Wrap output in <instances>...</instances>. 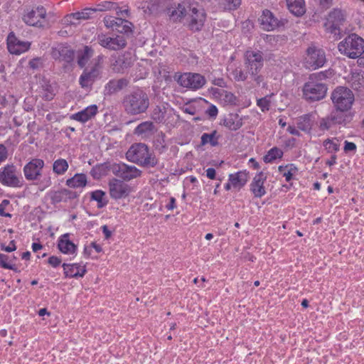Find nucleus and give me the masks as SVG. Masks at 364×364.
I'll list each match as a JSON object with an SVG mask.
<instances>
[{
	"label": "nucleus",
	"mask_w": 364,
	"mask_h": 364,
	"mask_svg": "<svg viewBox=\"0 0 364 364\" xmlns=\"http://www.w3.org/2000/svg\"><path fill=\"white\" fill-rule=\"evenodd\" d=\"M109 170L114 175L123 181H129L141 175V171L134 166L127 165L124 163L113 164L110 165Z\"/></svg>",
	"instance_id": "nucleus-11"
},
{
	"label": "nucleus",
	"mask_w": 364,
	"mask_h": 364,
	"mask_svg": "<svg viewBox=\"0 0 364 364\" xmlns=\"http://www.w3.org/2000/svg\"><path fill=\"white\" fill-rule=\"evenodd\" d=\"M289 11L296 16H302L305 11L304 0H286Z\"/></svg>",
	"instance_id": "nucleus-31"
},
{
	"label": "nucleus",
	"mask_w": 364,
	"mask_h": 364,
	"mask_svg": "<svg viewBox=\"0 0 364 364\" xmlns=\"http://www.w3.org/2000/svg\"><path fill=\"white\" fill-rule=\"evenodd\" d=\"M28 65L33 70L38 69L42 65V60L41 58H33L29 61Z\"/></svg>",
	"instance_id": "nucleus-54"
},
{
	"label": "nucleus",
	"mask_w": 364,
	"mask_h": 364,
	"mask_svg": "<svg viewBox=\"0 0 364 364\" xmlns=\"http://www.w3.org/2000/svg\"><path fill=\"white\" fill-rule=\"evenodd\" d=\"M245 65L252 79L257 84H259L263 80L262 76L257 75L263 67L262 53L259 51H247L245 53Z\"/></svg>",
	"instance_id": "nucleus-7"
},
{
	"label": "nucleus",
	"mask_w": 364,
	"mask_h": 364,
	"mask_svg": "<svg viewBox=\"0 0 364 364\" xmlns=\"http://www.w3.org/2000/svg\"><path fill=\"white\" fill-rule=\"evenodd\" d=\"M69 167L68 161L64 159L55 160L53 164V171L58 175L64 174Z\"/></svg>",
	"instance_id": "nucleus-42"
},
{
	"label": "nucleus",
	"mask_w": 364,
	"mask_h": 364,
	"mask_svg": "<svg viewBox=\"0 0 364 364\" xmlns=\"http://www.w3.org/2000/svg\"><path fill=\"white\" fill-rule=\"evenodd\" d=\"M166 109L164 106H156L152 112L151 117L156 123H163L165 121Z\"/></svg>",
	"instance_id": "nucleus-39"
},
{
	"label": "nucleus",
	"mask_w": 364,
	"mask_h": 364,
	"mask_svg": "<svg viewBox=\"0 0 364 364\" xmlns=\"http://www.w3.org/2000/svg\"><path fill=\"white\" fill-rule=\"evenodd\" d=\"M206 176L210 179H215L216 177V171L213 168H208L206 170Z\"/></svg>",
	"instance_id": "nucleus-61"
},
{
	"label": "nucleus",
	"mask_w": 364,
	"mask_h": 364,
	"mask_svg": "<svg viewBox=\"0 0 364 364\" xmlns=\"http://www.w3.org/2000/svg\"><path fill=\"white\" fill-rule=\"evenodd\" d=\"M232 75L236 81H245L247 78V73L238 68L232 71Z\"/></svg>",
	"instance_id": "nucleus-51"
},
{
	"label": "nucleus",
	"mask_w": 364,
	"mask_h": 364,
	"mask_svg": "<svg viewBox=\"0 0 364 364\" xmlns=\"http://www.w3.org/2000/svg\"><path fill=\"white\" fill-rule=\"evenodd\" d=\"M127 159L144 168H154L159 164V159L149 146L144 143L132 144L126 153Z\"/></svg>",
	"instance_id": "nucleus-3"
},
{
	"label": "nucleus",
	"mask_w": 364,
	"mask_h": 364,
	"mask_svg": "<svg viewBox=\"0 0 364 364\" xmlns=\"http://www.w3.org/2000/svg\"><path fill=\"white\" fill-rule=\"evenodd\" d=\"M257 105L261 108L262 111H267L269 109L270 100L268 97H264L257 100Z\"/></svg>",
	"instance_id": "nucleus-50"
},
{
	"label": "nucleus",
	"mask_w": 364,
	"mask_h": 364,
	"mask_svg": "<svg viewBox=\"0 0 364 364\" xmlns=\"http://www.w3.org/2000/svg\"><path fill=\"white\" fill-rule=\"evenodd\" d=\"M287 131L292 135L299 136L300 134L299 130L294 126H289Z\"/></svg>",
	"instance_id": "nucleus-64"
},
{
	"label": "nucleus",
	"mask_w": 364,
	"mask_h": 364,
	"mask_svg": "<svg viewBox=\"0 0 364 364\" xmlns=\"http://www.w3.org/2000/svg\"><path fill=\"white\" fill-rule=\"evenodd\" d=\"M102 230L105 235V239H109L112 236V231L109 230L107 225H103L102 227Z\"/></svg>",
	"instance_id": "nucleus-62"
},
{
	"label": "nucleus",
	"mask_w": 364,
	"mask_h": 364,
	"mask_svg": "<svg viewBox=\"0 0 364 364\" xmlns=\"http://www.w3.org/2000/svg\"><path fill=\"white\" fill-rule=\"evenodd\" d=\"M283 156L282 149L274 146L268 151L263 159L265 163H271L277 159H281Z\"/></svg>",
	"instance_id": "nucleus-44"
},
{
	"label": "nucleus",
	"mask_w": 364,
	"mask_h": 364,
	"mask_svg": "<svg viewBox=\"0 0 364 364\" xmlns=\"http://www.w3.org/2000/svg\"><path fill=\"white\" fill-rule=\"evenodd\" d=\"M297 170V168L295 166H293V165H291L290 169L287 172H284L283 173V176L285 177L287 181H290L292 178L293 172H295Z\"/></svg>",
	"instance_id": "nucleus-58"
},
{
	"label": "nucleus",
	"mask_w": 364,
	"mask_h": 364,
	"mask_svg": "<svg viewBox=\"0 0 364 364\" xmlns=\"http://www.w3.org/2000/svg\"><path fill=\"white\" fill-rule=\"evenodd\" d=\"M49 196L51 203L55 205L62 201H66L68 199L75 198L77 193L68 189L63 188L59 191H51Z\"/></svg>",
	"instance_id": "nucleus-25"
},
{
	"label": "nucleus",
	"mask_w": 364,
	"mask_h": 364,
	"mask_svg": "<svg viewBox=\"0 0 364 364\" xmlns=\"http://www.w3.org/2000/svg\"><path fill=\"white\" fill-rule=\"evenodd\" d=\"M7 157L8 151L6 147L3 144H0V164L4 161Z\"/></svg>",
	"instance_id": "nucleus-55"
},
{
	"label": "nucleus",
	"mask_w": 364,
	"mask_h": 364,
	"mask_svg": "<svg viewBox=\"0 0 364 364\" xmlns=\"http://www.w3.org/2000/svg\"><path fill=\"white\" fill-rule=\"evenodd\" d=\"M220 8L228 11L237 10L240 4L241 0H217Z\"/></svg>",
	"instance_id": "nucleus-43"
},
{
	"label": "nucleus",
	"mask_w": 364,
	"mask_h": 364,
	"mask_svg": "<svg viewBox=\"0 0 364 364\" xmlns=\"http://www.w3.org/2000/svg\"><path fill=\"white\" fill-rule=\"evenodd\" d=\"M323 146L329 153L336 152L339 150L340 143L336 138L333 139H327L323 141Z\"/></svg>",
	"instance_id": "nucleus-46"
},
{
	"label": "nucleus",
	"mask_w": 364,
	"mask_h": 364,
	"mask_svg": "<svg viewBox=\"0 0 364 364\" xmlns=\"http://www.w3.org/2000/svg\"><path fill=\"white\" fill-rule=\"evenodd\" d=\"M338 50L350 58H357L364 52V40L355 33H351L339 43Z\"/></svg>",
	"instance_id": "nucleus-4"
},
{
	"label": "nucleus",
	"mask_w": 364,
	"mask_h": 364,
	"mask_svg": "<svg viewBox=\"0 0 364 364\" xmlns=\"http://www.w3.org/2000/svg\"><path fill=\"white\" fill-rule=\"evenodd\" d=\"M170 16L173 21H181L186 17L187 25L193 32L199 31L204 26L206 19V13L204 9L197 2H183L170 11Z\"/></svg>",
	"instance_id": "nucleus-1"
},
{
	"label": "nucleus",
	"mask_w": 364,
	"mask_h": 364,
	"mask_svg": "<svg viewBox=\"0 0 364 364\" xmlns=\"http://www.w3.org/2000/svg\"><path fill=\"white\" fill-rule=\"evenodd\" d=\"M64 274L65 277H82L86 272L85 266H81L80 264H63Z\"/></svg>",
	"instance_id": "nucleus-26"
},
{
	"label": "nucleus",
	"mask_w": 364,
	"mask_h": 364,
	"mask_svg": "<svg viewBox=\"0 0 364 364\" xmlns=\"http://www.w3.org/2000/svg\"><path fill=\"white\" fill-rule=\"evenodd\" d=\"M46 15V9L43 6H38L25 14L23 21L28 26L41 28L44 26Z\"/></svg>",
	"instance_id": "nucleus-14"
},
{
	"label": "nucleus",
	"mask_w": 364,
	"mask_h": 364,
	"mask_svg": "<svg viewBox=\"0 0 364 364\" xmlns=\"http://www.w3.org/2000/svg\"><path fill=\"white\" fill-rule=\"evenodd\" d=\"M98 74L99 71L96 64L89 70L85 69L80 77V84L82 87H88Z\"/></svg>",
	"instance_id": "nucleus-30"
},
{
	"label": "nucleus",
	"mask_w": 364,
	"mask_h": 364,
	"mask_svg": "<svg viewBox=\"0 0 364 364\" xmlns=\"http://www.w3.org/2000/svg\"><path fill=\"white\" fill-rule=\"evenodd\" d=\"M218 138L216 130H213L210 134L204 133L201 136L200 144L203 146L210 144L212 146H216L218 145Z\"/></svg>",
	"instance_id": "nucleus-41"
},
{
	"label": "nucleus",
	"mask_w": 364,
	"mask_h": 364,
	"mask_svg": "<svg viewBox=\"0 0 364 364\" xmlns=\"http://www.w3.org/2000/svg\"><path fill=\"white\" fill-rule=\"evenodd\" d=\"M218 110L216 106L211 105L208 109L206 110V113L210 117H215L218 114Z\"/></svg>",
	"instance_id": "nucleus-59"
},
{
	"label": "nucleus",
	"mask_w": 364,
	"mask_h": 364,
	"mask_svg": "<svg viewBox=\"0 0 364 364\" xmlns=\"http://www.w3.org/2000/svg\"><path fill=\"white\" fill-rule=\"evenodd\" d=\"M94 50L92 47L85 46L82 50L77 51V64L80 68H84L89 60L93 56Z\"/></svg>",
	"instance_id": "nucleus-33"
},
{
	"label": "nucleus",
	"mask_w": 364,
	"mask_h": 364,
	"mask_svg": "<svg viewBox=\"0 0 364 364\" xmlns=\"http://www.w3.org/2000/svg\"><path fill=\"white\" fill-rule=\"evenodd\" d=\"M165 138V134L163 132H160L154 140V146L159 154H162L167 149Z\"/></svg>",
	"instance_id": "nucleus-40"
},
{
	"label": "nucleus",
	"mask_w": 364,
	"mask_h": 364,
	"mask_svg": "<svg viewBox=\"0 0 364 364\" xmlns=\"http://www.w3.org/2000/svg\"><path fill=\"white\" fill-rule=\"evenodd\" d=\"M0 183L8 187L21 188L24 181L17 167L11 164L0 168Z\"/></svg>",
	"instance_id": "nucleus-6"
},
{
	"label": "nucleus",
	"mask_w": 364,
	"mask_h": 364,
	"mask_svg": "<svg viewBox=\"0 0 364 364\" xmlns=\"http://www.w3.org/2000/svg\"><path fill=\"white\" fill-rule=\"evenodd\" d=\"M51 56L55 60L64 61L69 63L74 59V51L70 46L60 44L52 49Z\"/></svg>",
	"instance_id": "nucleus-19"
},
{
	"label": "nucleus",
	"mask_w": 364,
	"mask_h": 364,
	"mask_svg": "<svg viewBox=\"0 0 364 364\" xmlns=\"http://www.w3.org/2000/svg\"><path fill=\"white\" fill-rule=\"evenodd\" d=\"M117 17L114 16H107L104 18V23L107 28H111L112 30H115L117 24L114 21H116Z\"/></svg>",
	"instance_id": "nucleus-52"
},
{
	"label": "nucleus",
	"mask_w": 364,
	"mask_h": 364,
	"mask_svg": "<svg viewBox=\"0 0 364 364\" xmlns=\"http://www.w3.org/2000/svg\"><path fill=\"white\" fill-rule=\"evenodd\" d=\"M351 87L358 91L364 90V72H353L349 79Z\"/></svg>",
	"instance_id": "nucleus-34"
},
{
	"label": "nucleus",
	"mask_w": 364,
	"mask_h": 364,
	"mask_svg": "<svg viewBox=\"0 0 364 364\" xmlns=\"http://www.w3.org/2000/svg\"><path fill=\"white\" fill-rule=\"evenodd\" d=\"M347 111H341L340 109H335L332 111L330 116V120H331L335 125L346 124L349 121L350 116L346 114Z\"/></svg>",
	"instance_id": "nucleus-36"
},
{
	"label": "nucleus",
	"mask_w": 364,
	"mask_h": 364,
	"mask_svg": "<svg viewBox=\"0 0 364 364\" xmlns=\"http://www.w3.org/2000/svg\"><path fill=\"white\" fill-rule=\"evenodd\" d=\"M12 260L10 259V257L0 253V267L11 269L16 272H19L20 270L16 267L15 264H11Z\"/></svg>",
	"instance_id": "nucleus-45"
},
{
	"label": "nucleus",
	"mask_w": 364,
	"mask_h": 364,
	"mask_svg": "<svg viewBox=\"0 0 364 364\" xmlns=\"http://www.w3.org/2000/svg\"><path fill=\"white\" fill-rule=\"evenodd\" d=\"M1 250L7 252H11L16 250V246L15 245L14 240H11L9 243V245L5 246L4 245H1Z\"/></svg>",
	"instance_id": "nucleus-56"
},
{
	"label": "nucleus",
	"mask_w": 364,
	"mask_h": 364,
	"mask_svg": "<svg viewBox=\"0 0 364 364\" xmlns=\"http://www.w3.org/2000/svg\"><path fill=\"white\" fill-rule=\"evenodd\" d=\"M97 40L101 46L111 50H118L127 46V40L123 36H117L112 38L105 34H100L97 36Z\"/></svg>",
	"instance_id": "nucleus-16"
},
{
	"label": "nucleus",
	"mask_w": 364,
	"mask_h": 364,
	"mask_svg": "<svg viewBox=\"0 0 364 364\" xmlns=\"http://www.w3.org/2000/svg\"><path fill=\"white\" fill-rule=\"evenodd\" d=\"M156 132V127L151 121H145L138 124L134 130V134L141 138H148Z\"/></svg>",
	"instance_id": "nucleus-27"
},
{
	"label": "nucleus",
	"mask_w": 364,
	"mask_h": 364,
	"mask_svg": "<svg viewBox=\"0 0 364 364\" xmlns=\"http://www.w3.org/2000/svg\"><path fill=\"white\" fill-rule=\"evenodd\" d=\"M87 184V176L84 173H76L66 181V185L70 188H82Z\"/></svg>",
	"instance_id": "nucleus-35"
},
{
	"label": "nucleus",
	"mask_w": 364,
	"mask_h": 364,
	"mask_svg": "<svg viewBox=\"0 0 364 364\" xmlns=\"http://www.w3.org/2000/svg\"><path fill=\"white\" fill-rule=\"evenodd\" d=\"M129 80L127 78L110 80L105 87V92L107 95H112L128 87Z\"/></svg>",
	"instance_id": "nucleus-22"
},
{
	"label": "nucleus",
	"mask_w": 364,
	"mask_h": 364,
	"mask_svg": "<svg viewBox=\"0 0 364 364\" xmlns=\"http://www.w3.org/2000/svg\"><path fill=\"white\" fill-rule=\"evenodd\" d=\"M109 194L112 198L119 199L129 195V186L122 181L112 178L109 182Z\"/></svg>",
	"instance_id": "nucleus-18"
},
{
	"label": "nucleus",
	"mask_w": 364,
	"mask_h": 364,
	"mask_svg": "<svg viewBox=\"0 0 364 364\" xmlns=\"http://www.w3.org/2000/svg\"><path fill=\"white\" fill-rule=\"evenodd\" d=\"M259 21L262 28L265 31H273L279 26V20L267 9L262 11V14L259 18Z\"/></svg>",
	"instance_id": "nucleus-21"
},
{
	"label": "nucleus",
	"mask_w": 364,
	"mask_h": 364,
	"mask_svg": "<svg viewBox=\"0 0 364 364\" xmlns=\"http://www.w3.org/2000/svg\"><path fill=\"white\" fill-rule=\"evenodd\" d=\"M228 181L234 188L240 190L248 181V173L246 171H240L228 176Z\"/></svg>",
	"instance_id": "nucleus-28"
},
{
	"label": "nucleus",
	"mask_w": 364,
	"mask_h": 364,
	"mask_svg": "<svg viewBox=\"0 0 364 364\" xmlns=\"http://www.w3.org/2000/svg\"><path fill=\"white\" fill-rule=\"evenodd\" d=\"M98 108L97 105H92L80 112L73 114L70 116L71 119L85 123L94 117L97 113Z\"/></svg>",
	"instance_id": "nucleus-24"
},
{
	"label": "nucleus",
	"mask_w": 364,
	"mask_h": 364,
	"mask_svg": "<svg viewBox=\"0 0 364 364\" xmlns=\"http://www.w3.org/2000/svg\"><path fill=\"white\" fill-rule=\"evenodd\" d=\"M114 22L117 24L114 31L120 33L128 34L129 33H132L131 26H132V23L129 21L123 19L122 18H117L116 21Z\"/></svg>",
	"instance_id": "nucleus-38"
},
{
	"label": "nucleus",
	"mask_w": 364,
	"mask_h": 364,
	"mask_svg": "<svg viewBox=\"0 0 364 364\" xmlns=\"http://www.w3.org/2000/svg\"><path fill=\"white\" fill-rule=\"evenodd\" d=\"M45 166L44 161L41 159H33L23 167V173L28 181L38 180L42 175Z\"/></svg>",
	"instance_id": "nucleus-15"
},
{
	"label": "nucleus",
	"mask_w": 364,
	"mask_h": 364,
	"mask_svg": "<svg viewBox=\"0 0 364 364\" xmlns=\"http://www.w3.org/2000/svg\"><path fill=\"white\" fill-rule=\"evenodd\" d=\"M105 194V192H103L102 191H95L91 193V199L98 203H101Z\"/></svg>",
	"instance_id": "nucleus-53"
},
{
	"label": "nucleus",
	"mask_w": 364,
	"mask_h": 364,
	"mask_svg": "<svg viewBox=\"0 0 364 364\" xmlns=\"http://www.w3.org/2000/svg\"><path fill=\"white\" fill-rule=\"evenodd\" d=\"M48 262L53 267H57L60 264L61 259L56 256H51L48 258Z\"/></svg>",
	"instance_id": "nucleus-57"
},
{
	"label": "nucleus",
	"mask_w": 364,
	"mask_h": 364,
	"mask_svg": "<svg viewBox=\"0 0 364 364\" xmlns=\"http://www.w3.org/2000/svg\"><path fill=\"white\" fill-rule=\"evenodd\" d=\"M121 106L128 116L141 115L146 113L150 106V98L144 90L137 88L123 96Z\"/></svg>",
	"instance_id": "nucleus-2"
},
{
	"label": "nucleus",
	"mask_w": 364,
	"mask_h": 364,
	"mask_svg": "<svg viewBox=\"0 0 364 364\" xmlns=\"http://www.w3.org/2000/svg\"><path fill=\"white\" fill-rule=\"evenodd\" d=\"M134 62V58L131 53L126 52L119 55L113 64V69L117 73H123L125 70L130 68Z\"/></svg>",
	"instance_id": "nucleus-23"
},
{
	"label": "nucleus",
	"mask_w": 364,
	"mask_h": 364,
	"mask_svg": "<svg viewBox=\"0 0 364 364\" xmlns=\"http://www.w3.org/2000/svg\"><path fill=\"white\" fill-rule=\"evenodd\" d=\"M105 4L106 5L103 6V7H100L101 6L98 5L97 9L85 8L80 11L68 14L64 17V23L67 25L77 26L82 20L91 18L92 15L97 11H105L111 8V2H106Z\"/></svg>",
	"instance_id": "nucleus-10"
},
{
	"label": "nucleus",
	"mask_w": 364,
	"mask_h": 364,
	"mask_svg": "<svg viewBox=\"0 0 364 364\" xmlns=\"http://www.w3.org/2000/svg\"><path fill=\"white\" fill-rule=\"evenodd\" d=\"M168 210H173L176 208V199L173 197L170 198L169 203L166 205Z\"/></svg>",
	"instance_id": "nucleus-63"
},
{
	"label": "nucleus",
	"mask_w": 364,
	"mask_h": 364,
	"mask_svg": "<svg viewBox=\"0 0 364 364\" xmlns=\"http://www.w3.org/2000/svg\"><path fill=\"white\" fill-rule=\"evenodd\" d=\"M145 4H146V5L143 6V8L146 9L145 12L146 13L148 10L149 14H153L158 11L160 7L161 0H149Z\"/></svg>",
	"instance_id": "nucleus-47"
},
{
	"label": "nucleus",
	"mask_w": 364,
	"mask_h": 364,
	"mask_svg": "<svg viewBox=\"0 0 364 364\" xmlns=\"http://www.w3.org/2000/svg\"><path fill=\"white\" fill-rule=\"evenodd\" d=\"M266 179V175L262 171L253 178L250 184V191L255 198H262L266 194L265 188L264 186Z\"/></svg>",
	"instance_id": "nucleus-20"
},
{
	"label": "nucleus",
	"mask_w": 364,
	"mask_h": 364,
	"mask_svg": "<svg viewBox=\"0 0 364 364\" xmlns=\"http://www.w3.org/2000/svg\"><path fill=\"white\" fill-rule=\"evenodd\" d=\"M31 43L21 41L13 32H11L7 37V48L11 54L19 55L30 48Z\"/></svg>",
	"instance_id": "nucleus-17"
},
{
	"label": "nucleus",
	"mask_w": 364,
	"mask_h": 364,
	"mask_svg": "<svg viewBox=\"0 0 364 364\" xmlns=\"http://www.w3.org/2000/svg\"><path fill=\"white\" fill-rule=\"evenodd\" d=\"M310 114H304L299 117L297 120V127L306 132H309L312 127V120Z\"/></svg>",
	"instance_id": "nucleus-37"
},
{
	"label": "nucleus",
	"mask_w": 364,
	"mask_h": 364,
	"mask_svg": "<svg viewBox=\"0 0 364 364\" xmlns=\"http://www.w3.org/2000/svg\"><path fill=\"white\" fill-rule=\"evenodd\" d=\"M326 61L325 52L316 46H310L306 50L305 62L306 67L316 70L322 67Z\"/></svg>",
	"instance_id": "nucleus-13"
},
{
	"label": "nucleus",
	"mask_w": 364,
	"mask_h": 364,
	"mask_svg": "<svg viewBox=\"0 0 364 364\" xmlns=\"http://www.w3.org/2000/svg\"><path fill=\"white\" fill-rule=\"evenodd\" d=\"M331 99L335 109L348 111L354 102V95L347 87H338L332 92Z\"/></svg>",
	"instance_id": "nucleus-5"
},
{
	"label": "nucleus",
	"mask_w": 364,
	"mask_h": 364,
	"mask_svg": "<svg viewBox=\"0 0 364 364\" xmlns=\"http://www.w3.org/2000/svg\"><path fill=\"white\" fill-rule=\"evenodd\" d=\"M355 149H356V145L355 143L350 142L348 141H345V146H344L345 151H355Z\"/></svg>",
	"instance_id": "nucleus-60"
},
{
	"label": "nucleus",
	"mask_w": 364,
	"mask_h": 364,
	"mask_svg": "<svg viewBox=\"0 0 364 364\" xmlns=\"http://www.w3.org/2000/svg\"><path fill=\"white\" fill-rule=\"evenodd\" d=\"M43 98L47 101L51 100L54 96V90L51 85H46L43 89Z\"/></svg>",
	"instance_id": "nucleus-49"
},
{
	"label": "nucleus",
	"mask_w": 364,
	"mask_h": 364,
	"mask_svg": "<svg viewBox=\"0 0 364 364\" xmlns=\"http://www.w3.org/2000/svg\"><path fill=\"white\" fill-rule=\"evenodd\" d=\"M334 123L330 120V116L325 118H322L319 122V129L322 131L328 130L333 126H334Z\"/></svg>",
	"instance_id": "nucleus-48"
},
{
	"label": "nucleus",
	"mask_w": 364,
	"mask_h": 364,
	"mask_svg": "<svg viewBox=\"0 0 364 364\" xmlns=\"http://www.w3.org/2000/svg\"><path fill=\"white\" fill-rule=\"evenodd\" d=\"M345 21L346 16L343 11L339 9H334L329 13L324 24L326 30L334 36L340 35V26L343 24Z\"/></svg>",
	"instance_id": "nucleus-12"
},
{
	"label": "nucleus",
	"mask_w": 364,
	"mask_h": 364,
	"mask_svg": "<svg viewBox=\"0 0 364 364\" xmlns=\"http://www.w3.org/2000/svg\"><path fill=\"white\" fill-rule=\"evenodd\" d=\"M174 80L182 87L193 90H198L203 87L206 82L204 76L199 73H185L179 74L176 73Z\"/></svg>",
	"instance_id": "nucleus-9"
},
{
	"label": "nucleus",
	"mask_w": 364,
	"mask_h": 364,
	"mask_svg": "<svg viewBox=\"0 0 364 364\" xmlns=\"http://www.w3.org/2000/svg\"><path fill=\"white\" fill-rule=\"evenodd\" d=\"M327 86L313 80L306 82L302 88L303 98L309 102L319 101L326 95Z\"/></svg>",
	"instance_id": "nucleus-8"
},
{
	"label": "nucleus",
	"mask_w": 364,
	"mask_h": 364,
	"mask_svg": "<svg viewBox=\"0 0 364 364\" xmlns=\"http://www.w3.org/2000/svg\"><path fill=\"white\" fill-rule=\"evenodd\" d=\"M69 236L65 233L58 240V247L63 254H74L77 250V246L69 240Z\"/></svg>",
	"instance_id": "nucleus-29"
},
{
	"label": "nucleus",
	"mask_w": 364,
	"mask_h": 364,
	"mask_svg": "<svg viewBox=\"0 0 364 364\" xmlns=\"http://www.w3.org/2000/svg\"><path fill=\"white\" fill-rule=\"evenodd\" d=\"M223 125L230 130L236 131L242 126V119L237 114L231 113L224 119Z\"/></svg>",
	"instance_id": "nucleus-32"
}]
</instances>
